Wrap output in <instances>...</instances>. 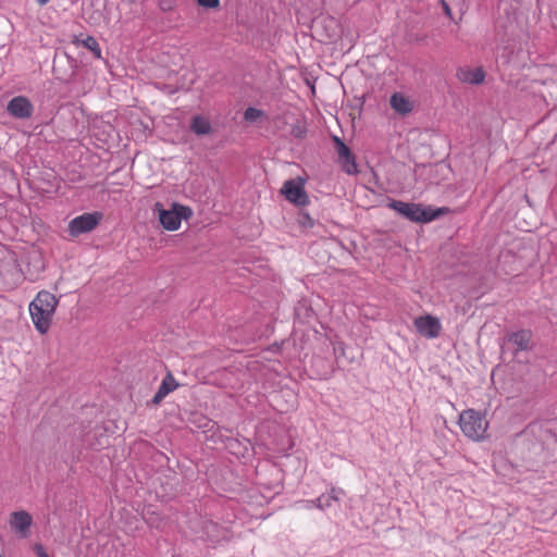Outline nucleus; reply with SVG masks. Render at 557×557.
Segmentation results:
<instances>
[{
  "mask_svg": "<svg viewBox=\"0 0 557 557\" xmlns=\"http://www.w3.org/2000/svg\"><path fill=\"white\" fill-rule=\"evenodd\" d=\"M77 44H82L85 48L90 50L95 54L96 58H98V59L101 58V49L99 47V44L97 42V40L94 37L87 36L85 39L77 40Z\"/></svg>",
  "mask_w": 557,
  "mask_h": 557,
  "instance_id": "18",
  "label": "nucleus"
},
{
  "mask_svg": "<svg viewBox=\"0 0 557 557\" xmlns=\"http://www.w3.org/2000/svg\"><path fill=\"white\" fill-rule=\"evenodd\" d=\"M190 129L196 135H208L212 132L210 121L202 115H195L190 122Z\"/></svg>",
  "mask_w": 557,
  "mask_h": 557,
  "instance_id": "15",
  "label": "nucleus"
},
{
  "mask_svg": "<svg viewBox=\"0 0 557 557\" xmlns=\"http://www.w3.org/2000/svg\"><path fill=\"white\" fill-rule=\"evenodd\" d=\"M176 387L177 383L175 382V379L171 374L166 375L153 396V403L159 404L169 393L173 392Z\"/></svg>",
  "mask_w": 557,
  "mask_h": 557,
  "instance_id": "14",
  "label": "nucleus"
},
{
  "mask_svg": "<svg viewBox=\"0 0 557 557\" xmlns=\"http://www.w3.org/2000/svg\"><path fill=\"white\" fill-rule=\"evenodd\" d=\"M197 3L205 9H218L220 0H197Z\"/></svg>",
  "mask_w": 557,
  "mask_h": 557,
  "instance_id": "20",
  "label": "nucleus"
},
{
  "mask_svg": "<svg viewBox=\"0 0 557 557\" xmlns=\"http://www.w3.org/2000/svg\"><path fill=\"white\" fill-rule=\"evenodd\" d=\"M417 332L426 338H435L441 332V322L437 318L432 315H422L414 320Z\"/></svg>",
  "mask_w": 557,
  "mask_h": 557,
  "instance_id": "8",
  "label": "nucleus"
},
{
  "mask_svg": "<svg viewBox=\"0 0 557 557\" xmlns=\"http://www.w3.org/2000/svg\"><path fill=\"white\" fill-rule=\"evenodd\" d=\"M16 268L15 264H1L0 265V272L1 273H8L14 271Z\"/></svg>",
  "mask_w": 557,
  "mask_h": 557,
  "instance_id": "23",
  "label": "nucleus"
},
{
  "mask_svg": "<svg viewBox=\"0 0 557 557\" xmlns=\"http://www.w3.org/2000/svg\"><path fill=\"white\" fill-rule=\"evenodd\" d=\"M458 423L461 432L469 440L480 442L486 437L488 421L483 412L474 409L463 410L459 414Z\"/></svg>",
  "mask_w": 557,
  "mask_h": 557,
  "instance_id": "3",
  "label": "nucleus"
},
{
  "mask_svg": "<svg viewBox=\"0 0 557 557\" xmlns=\"http://www.w3.org/2000/svg\"><path fill=\"white\" fill-rule=\"evenodd\" d=\"M443 7H444V11H445V13H446L447 15H450V14H451V12H450V9H449L448 4H447V3H444V4H443Z\"/></svg>",
  "mask_w": 557,
  "mask_h": 557,
  "instance_id": "24",
  "label": "nucleus"
},
{
  "mask_svg": "<svg viewBox=\"0 0 557 557\" xmlns=\"http://www.w3.org/2000/svg\"><path fill=\"white\" fill-rule=\"evenodd\" d=\"M301 505H302V508L305 509H312V508H317V498L313 499V500H304L301 502Z\"/></svg>",
  "mask_w": 557,
  "mask_h": 557,
  "instance_id": "22",
  "label": "nucleus"
},
{
  "mask_svg": "<svg viewBox=\"0 0 557 557\" xmlns=\"http://www.w3.org/2000/svg\"><path fill=\"white\" fill-rule=\"evenodd\" d=\"M38 550H39L38 552L39 557H48V555L42 550L41 547Z\"/></svg>",
  "mask_w": 557,
  "mask_h": 557,
  "instance_id": "25",
  "label": "nucleus"
},
{
  "mask_svg": "<svg viewBox=\"0 0 557 557\" xmlns=\"http://www.w3.org/2000/svg\"><path fill=\"white\" fill-rule=\"evenodd\" d=\"M343 161V170L347 174H355L357 173V165L355 163L352 154L348 156V158H345Z\"/></svg>",
  "mask_w": 557,
  "mask_h": 557,
  "instance_id": "19",
  "label": "nucleus"
},
{
  "mask_svg": "<svg viewBox=\"0 0 557 557\" xmlns=\"http://www.w3.org/2000/svg\"><path fill=\"white\" fill-rule=\"evenodd\" d=\"M387 206L408 220L419 223L431 222L444 212L448 211L446 208L433 209L420 203L404 202L399 200H392Z\"/></svg>",
  "mask_w": 557,
  "mask_h": 557,
  "instance_id": "2",
  "label": "nucleus"
},
{
  "mask_svg": "<svg viewBox=\"0 0 557 557\" xmlns=\"http://www.w3.org/2000/svg\"><path fill=\"white\" fill-rule=\"evenodd\" d=\"M48 1H49V0H37V2H38L39 4H41V5H42V4H46Z\"/></svg>",
  "mask_w": 557,
  "mask_h": 557,
  "instance_id": "27",
  "label": "nucleus"
},
{
  "mask_svg": "<svg viewBox=\"0 0 557 557\" xmlns=\"http://www.w3.org/2000/svg\"><path fill=\"white\" fill-rule=\"evenodd\" d=\"M509 8H512V5L509 4L507 1L502 2L499 10L502 12L506 13L508 16H507V21H505V22H503L502 18L498 20L497 28L504 30V33L513 34L516 26L519 22V14L515 10L512 15H509V13H508Z\"/></svg>",
  "mask_w": 557,
  "mask_h": 557,
  "instance_id": "11",
  "label": "nucleus"
},
{
  "mask_svg": "<svg viewBox=\"0 0 557 557\" xmlns=\"http://www.w3.org/2000/svg\"><path fill=\"white\" fill-rule=\"evenodd\" d=\"M282 194L285 198L298 206H304L308 202V197L301 182L296 180L286 181L282 187Z\"/></svg>",
  "mask_w": 557,
  "mask_h": 557,
  "instance_id": "7",
  "label": "nucleus"
},
{
  "mask_svg": "<svg viewBox=\"0 0 557 557\" xmlns=\"http://www.w3.org/2000/svg\"><path fill=\"white\" fill-rule=\"evenodd\" d=\"M392 109L398 114L405 115L413 110V101L403 92H395L389 99Z\"/></svg>",
  "mask_w": 557,
  "mask_h": 557,
  "instance_id": "10",
  "label": "nucleus"
},
{
  "mask_svg": "<svg viewBox=\"0 0 557 557\" xmlns=\"http://www.w3.org/2000/svg\"><path fill=\"white\" fill-rule=\"evenodd\" d=\"M324 22L330 24H335V21L333 18H325Z\"/></svg>",
  "mask_w": 557,
  "mask_h": 557,
  "instance_id": "26",
  "label": "nucleus"
},
{
  "mask_svg": "<svg viewBox=\"0 0 557 557\" xmlns=\"http://www.w3.org/2000/svg\"><path fill=\"white\" fill-rule=\"evenodd\" d=\"M7 110L13 117L24 120L33 115L34 106L28 98L16 96L9 101Z\"/></svg>",
  "mask_w": 557,
  "mask_h": 557,
  "instance_id": "6",
  "label": "nucleus"
},
{
  "mask_svg": "<svg viewBox=\"0 0 557 557\" xmlns=\"http://www.w3.org/2000/svg\"><path fill=\"white\" fill-rule=\"evenodd\" d=\"M32 523V517L25 511H16L12 515L11 525L18 531H25Z\"/></svg>",
  "mask_w": 557,
  "mask_h": 557,
  "instance_id": "16",
  "label": "nucleus"
},
{
  "mask_svg": "<svg viewBox=\"0 0 557 557\" xmlns=\"http://www.w3.org/2000/svg\"><path fill=\"white\" fill-rule=\"evenodd\" d=\"M350 154L351 153H350L349 149L343 143H341L339 147H338L339 159L343 160L345 158H348V156H350Z\"/></svg>",
  "mask_w": 557,
  "mask_h": 557,
  "instance_id": "21",
  "label": "nucleus"
},
{
  "mask_svg": "<svg viewBox=\"0 0 557 557\" xmlns=\"http://www.w3.org/2000/svg\"><path fill=\"white\" fill-rule=\"evenodd\" d=\"M154 212L166 231L178 230L182 220H188L193 215V210L189 207L180 203H173L171 209L165 210L160 202H157L154 205Z\"/></svg>",
  "mask_w": 557,
  "mask_h": 557,
  "instance_id": "4",
  "label": "nucleus"
},
{
  "mask_svg": "<svg viewBox=\"0 0 557 557\" xmlns=\"http://www.w3.org/2000/svg\"><path fill=\"white\" fill-rule=\"evenodd\" d=\"M532 333L527 330L515 332L508 336V343L515 346V351L528 350L531 347Z\"/></svg>",
  "mask_w": 557,
  "mask_h": 557,
  "instance_id": "12",
  "label": "nucleus"
},
{
  "mask_svg": "<svg viewBox=\"0 0 557 557\" xmlns=\"http://www.w3.org/2000/svg\"><path fill=\"white\" fill-rule=\"evenodd\" d=\"M265 117V113L257 108H247L244 112V119L245 121L249 123H257L262 121Z\"/></svg>",
  "mask_w": 557,
  "mask_h": 557,
  "instance_id": "17",
  "label": "nucleus"
},
{
  "mask_svg": "<svg viewBox=\"0 0 557 557\" xmlns=\"http://www.w3.org/2000/svg\"><path fill=\"white\" fill-rule=\"evenodd\" d=\"M57 306V297L47 290L39 292L29 304L32 321L40 334L48 332Z\"/></svg>",
  "mask_w": 557,
  "mask_h": 557,
  "instance_id": "1",
  "label": "nucleus"
},
{
  "mask_svg": "<svg viewBox=\"0 0 557 557\" xmlns=\"http://www.w3.org/2000/svg\"><path fill=\"white\" fill-rule=\"evenodd\" d=\"M344 495V491L341 488L332 487L327 493L322 494L317 498V508L324 510L330 508L333 502H338Z\"/></svg>",
  "mask_w": 557,
  "mask_h": 557,
  "instance_id": "13",
  "label": "nucleus"
},
{
  "mask_svg": "<svg viewBox=\"0 0 557 557\" xmlns=\"http://www.w3.org/2000/svg\"><path fill=\"white\" fill-rule=\"evenodd\" d=\"M456 77L459 82L463 84H470V85H479L482 84L485 79V72L483 67H470V66H462L457 69Z\"/></svg>",
  "mask_w": 557,
  "mask_h": 557,
  "instance_id": "9",
  "label": "nucleus"
},
{
  "mask_svg": "<svg viewBox=\"0 0 557 557\" xmlns=\"http://www.w3.org/2000/svg\"><path fill=\"white\" fill-rule=\"evenodd\" d=\"M101 220L102 213L100 212L84 213L74 218L69 223V233L71 236L76 237L81 234L91 232L97 227Z\"/></svg>",
  "mask_w": 557,
  "mask_h": 557,
  "instance_id": "5",
  "label": "nucleus"
}]
</instances>
